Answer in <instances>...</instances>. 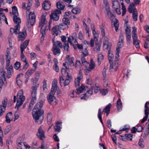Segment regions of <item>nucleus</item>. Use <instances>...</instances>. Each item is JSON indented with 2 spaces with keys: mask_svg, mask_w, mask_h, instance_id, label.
Here are the masks:
<instances>
[{
  "mask_svg": "<svg viewBox=\"0 0 149 149\" xmlns=\"http://www.w3.org/2000/svg\"><path fill=\"white\" fill-rule=\"evenodd\" d=\"M47 15V13L45 11H44L42 13L39 24L38 27H40V32L42 34V36L40 38V42L42 43L44 40V37L46 35V31L48 29L50 30V26H49L46 25L47 21L46 16Z\"/></svg>",
  "mask_w": 149,
  "mask_h": 149,
  "instance_id": "nucleus-1",
  "label": "nucleus"
},
{
  "mask_svg": "<svg viewBox=\"0 0 149 149\" xmlns=\"http://www.w3.org/2000/svg\"><path fill=\"white\" fill-rule=\"evenodd\" d=\"M31 6H27L26 9L27 10L26 12V17L27 19V26L28 28L31 27L34 24L35 22V15L34 13L30 12L29 10Z\"/></svg>",
  "mask_w": 149,
  "mask_h": 149,
  "instance_id": "nucleus-2",
  "label": "nucleus"
},
{
  "mask_svg": "<svg viewBox=\"0 0 149 149\" xmlns=\"http://www.w3.org/2000/svg\"><path fill=\"white\" fill-rule=\"evenodd\" d=\"M10 53L9 51L7 50L6 55V68L7 70V77L8 78L11 77V73L13 71V66L11 65H10V61L11 59V57L9 55Z\"/></svg>",
  "mask_w": 149,
  "mask_h": 149,
  "instance_id": "nucleus-3",
  "label": "nucleus"
},
{
  "mask_svg": "<svg viewBox=\"0 0 149 149\" xmlns=\"http://www.w3.org/2000/svg\"><path fill=\"white\" fill-rule=\"evenodd\" d=\"M61 13V11L59 10L56 9L51 11V14L50 15V19L49 22V25L50 26L52 23V20L57 21L59 19V15Z\"/></svg>",
  "mask_w": 149,
  "mask_h": 149,
  "instance_id": "nucleus-4",
  "label": "nucleus"
},
{
  "mask_svg": "<svg viewBox=\"0 0 149 149\" xmlns=\"http://www.w3.org/2000/svg\"><path fill=\"white\" fill-rule=\"evenodd\" d=\"M17 97V98L15 108L18 109L19 107L23 104L25 99V96L23 95V92L22 89L18 92Z\"/></svg>",
  "mask_w": 149,
  "mask_h": 149,
  "instance_id": "nucleus-5",
  "label": "nucleus"
},
{
  "mask_svg": "<svg viewBox=\"0 0 149 149\" xmlns=\"http://www.w3.org/2000/svg\"><path fill=\"white\" fill-rule=\"evenodd\" d=\"M54 94L49 93L47 96V99L49 103L52 105H55L58 102V101L54 96Z\"/></svg>",
  "mask_w": 149,
  "mask_h": 149,
  "instance_id": "nucleus-6",
  "label": "nucleus"
},
{
  "mask_svg": "<svg viewBox=\"0 0 149 149\" xmlns=\"http://www.w3.org/2000/svg\"><path fill=\"white\" fill-rule=\"evenodd\" d=\"M45 96L44 95L43 93H41L39 97V99L40 100L39 102L38 105H39V107H38V112H44V110L42 109H41V108L43 106V102L45 101Z\"/></svg>",
  "mask_w": 149,
  "mask_h": 149,
  "instance_id": "nucleus-7",
  "label": "nucleus"
},
{
  "mask_svg": "<svg viewBox=\"0 0 149 149\" xmlns=\"http://www.w3.org/2000/svg\"><path fill=\"white\" fill-rule=\"evenodd\" d=\"M38 138L42 141L46 138L45 132L41 126L38 130Z\"/></svg>",
  "mask_w": 149,
  "mask_h": 149,
  "instance_id": "nucleus-8",
  "label": "nucleus"
},
{
  "mask_svg": "<svg viewBox=\"0 0 149 149\" xmlns=\"http://www.w3.org/2000/svg\"><path fill=\"white\" fill-rule=\"evenodd\" d=\"M18 33V40L19 41H22L24 40L26 36V30L24 28L22 32H19Z\"/></svg>",
  "mask_w": 149,
  "mask_h": 149,
  "instance_id": "nucleus-9",
  "label": "nucleus"
},
{
  "mask_svg": "<svg viewBox=\"0 0 149 149\" xmlns=\"http://www.w3.org/2000/svg\"><path fill=\"white\" fill-rule=\"evenodd\" d=\"M37 61H36L33 64V66L34 67V69H32L30 70H28L26 72L25 75V78H26L27 77H30L32 73L34 72L36 70L37 68Z\"/></svg>",
  "mask_w": 149,
  "mask_h": 149,
  "instance_id": "nucleus-10",
  "label": "nucleus"
},
{
  "mask_svg": "<svg viewBox=\"0 0 149 149\" xmlns=\"http://www.w3.org/2000/svg\"><path fill=\"white\" fill-rule=\"evenodd\" d=\"M20 26L19 24H17L15 27L14 28H10V33L13 34L14 33L15 35H17L19 32Z\"/></svg>",
  "mask_w": 149,
  "mask_h": 149,
  "instance_id": "nucleus-11",
  "label": "nucleus"
},
{
  "mask_svg": "<svg viewBox=\"0 0 149 149\" xmlns=\"http://www.w3.org/2000/svg\"><path fill=\"white\" fill-rule=\"evenodd\" d=\"M52 51L53 54L55 55H58L61 53L60 48L58 47L55 42L53 43Z\"/></svg>",
  "mask_w": 149,
  "mask_h": 149,
  "instance_id": "nucleus-12",
  "label": "nucleus"
},
{
  "mask_svg": "<svg viewBox=\"0 0 149 149\" xmlns=\"http://www.w3.org/2000/svg\"><path fill=\"white\" fill-rule=\"evenodd\" d=\"M32 97V100L29 105V111H30L33 105L35 104L36 101V96L35 95V93H33V94H31Z\"/></svg>",
  "mask_w": 149,
  "mask_h": 149,
  "instance_id": "nucleus-13",
  "label": "nucleus"
},
{
  "mask_svg": "<svg viewBox=\"0 0 149 149\" xmlns=\"http://www.w3.org/2000/svg\"><path fill=\"white\" fill-rule=\"evenodd\" d=\"M109 39L106 37L104 38L103 41V47H106V49H111V44L109 42Z\"/></svg>",
  "mask_w": 149,
  "mask_h": 149,
  "instance_id": "nucleus-14",
  "label": "nucleus"
},
{
  "mask_svg": "<svg viewBox=\"0 0 149 149\" xmlns=\"http://www.w3.org/2000/svg\"><path fill=\"white\" fill-rule=\"evenodd\" d=\"M7 98H4L2 102V105H0V112H5L7 107Z\"/></svg>",
  "mask_w": 149,
  "mask_h": 149,
  "instance_id": "nucleus-15",
  "label": "nucleus"
},
{
  "mask_svg": "<svg viewBox=\"0 0 149 149\" xmlns=\"http://www.w3.org/2000/svg\"><path fill=\"white\" fill-rule=\"evenodd\" d=\"M31 81H33V84L31 88H33L32 92L31 94H33V93H35V95L37 96V87L36 86V84L37 82V78H35L34 80L33 79H31Z\"/></svg>",
  "mask_w": 149,
  "mask_h": 149,
  "instance_id": "nucleus-16",
  "label": "nucleus"
},
{
  "mask_svg": "<svg viewBox=\"0 0 149 149\" xmlns=\"http://www.w3.org/2000/svg\"><path fill=\"white\" fill-rule=\"evenodd\" d=\"M51 3L48 0H46L43 2L42 5L43 8L45 10H48L50 8Z\"/></svg>",
  "mask_w": 149,
  "mask_h": 149,
  "instance_id": "nucleus-17",
  "label": "nucleus"
},
{
  "mask_svg": "<svg viewBox=\"0 0 149 149\" xmlns=\"http://www.w3.org/2000/svg\"><path fill=\"white\" fill-rule=\"evenodd\" d=\"M52 31V34L54 35H56V36L60 34L61 32V30L58 25L53 27Z\"/></svg>",
  "mask_w": 149,
  "mask_h": 149,
  "instance_id": "nucleus-18",
  "label": "nucleus"
},
{
  "mask_svg": "<svg viewBox=\"0 0 149 149\" xmlns=\"http://www.w3.org/2000/svg\"><path fill=\"white\" fill-rule=\"evenodd\" d=\"M6 122L8 123H10L11 120H13V116L12 112H8V113L6 117Z\"/></svg>",
  "mask_w": 149,
  "mask_h": 149,
  "instance_id": "nucleus-19",
  "label": "nucleus"
},
{
  "mask_svg": "<svg viewBox=\"0 0 149 149\" xmlns=\"http://www.w3.org/2000/svg\"><path fill=\"white\" fill-rule=\"evenodd\" d=\"M128 11L130 13L137 11V9L135 7V4L134 3H130L128 8Z\"/></svg>",
  "mask_w": 149,
  "mask_h": 149,
  "instance_id": "nucleus-20",
  "label": "nucleus"
},
{
  "mask_svg": "<svg viewBox=\"0 0 149 149\" xmlns=\"http://www.w3.org/2000/svg\"><path fill=\"white\" fill-rule=\"evenodd\" d=\"M66 77L65 80L63 83L65 86L69 84L71 81L72 77L68 72L67 73V76Z\"/></svg>",
  "mask_w": 149,
  "mask_h": 149,
  "instance_id": "nucleus-21",
  "label": "nucleus"
},
{
  "mask_svg": "<svg viewBox=\"0 0 149 149\" xmlns=\"http://www.w3.org/2000/svg\"><path fill=\"white\" fill-rule=\"evenodd\" d=\"M23 76V74L21 73L18 74L16 77V81L18 86H20L22 84V81L21 77Z\"/></svg>",
  "mask_w": 149,
  "mask_h": 149,
  "instance_id": "nucleus-22",
  "label": "nucleus"
},
{
  "mask_svg": "<svg viewBox=\"0 0 149 149\" xmlns=\"http://www.w3.org/2000/svg\"><path fill=\"white\" fill-rule=\"evenodd\" d=\"M29 42V40H26L21 45V52L22 53L26 47L28 45Z\"/></svg>",
  "mask_w": 149,
  "mask_h": 149,
  "instance_id": "nucleus-23",
  "label": "nucleus"
},
{
  "mask_svg": "<svg viewBox=\"0 0 149 149\" xmlns=\"http://www.w3.org/2000/svg\"><path fill=\"white\" fill-rule=\"evenodd\" d=\"M117 108L118 111H121L122 107V104L120 99H118L117 102Z\"/></svg>",
  "mask_w": 149,
  "mask_h": 149,
  "instance_id": "nucleus-24",
  "label": "nucleus"
},
{
  "mask_svg": "<svg viewBox=\"0 0 149 149\" xmlns=\"http://www.w3.org/2000/svg\"><path fill=\"white\" fill-rule=\"evenodd\" d=\"M44 112H38V124H41L43 119V116H41L43 115Z\"/></svg>",
  "mask_w": 149,
  "mask_h": 149,
  "instance_id": "nucleus-25",
  "label": "nucleus"
},
{
  "mask_svg": "<svg viewBox=\"0 0 149 149\" xmlns=\"http://www.w3.org/2000/svg\"><path fill=\"white\" fill-rule=\"evenodd\" d=\"M108 59L109 61H113L114 55L112 54V52L111 51L110 49H108Z\"/></svg>",
  "mask_w": 149,
  "mask_h": 149,
  "instance_id": "nucleus-26",
  "label": "nucleus"
},
{
  "mask_svg": "<svg viewBox=\"0 0 149 149\" xmlns=\"http://www.w3.org/2000/svg\"><path fill=\"white\" fill-rule=\"evenodd\" d=\"M62 23L64 24L67 26L70 24V22L68 18L67 17H64L62 19Z\"/></svg>",
  "mask_w": 149,
  "mask_h": 149,
  "instance_id": "nucleus-27",
  "label": "nucleus"
},
{
  "mask_svg": "<svg viewBox=\"0 0 149 149\" xmlns=\"http://www.w3.org/2000/svg\"><path fill=\"white\" fill-rule=\"evenodd\" d=\"M81 11L80 8L79 7L74 8L72 10V13L75 14L79 13Z\"/></svg>",
  "mask_w": 149,
  "mask_h": 149,
  "instance_id": "nucleus-28",
  "label": "nucleus"
},
{
  "mask_svg": "<svg viewBox=\"0 0 149 149\" xmlns=\"http://www.w3.org/2000/svg\"><path fill=\"white\" fill-rule=\"evenodd\" d=\"M84 88V86L82 85L79 88L77 89V90L76 91V93L78 94H79L82 93Z\"/></svg>",
  "mask_w": 149,
  "mask_h": 149,
  "instance_id": "nucleus-29",
  "label": "nucleus"
},
{
  "mask_svg": "<svg viewBox=\"0 0 149 149\" xmlns=\"http://www.w3.org/2000/svg\"><path fill=\"white\" fill-rule=\"evenodd\" d=\"M90 62V64H88L89 69L91 70H93L95 68V63L92 59H91Z\"/></svg>",
  "mask_w": 149,
  "mask_h": 149,
  "instance_id": "nucleus-30",
  "label": "nucleus"
},
{
  "mask_svg": "<svg viewBox=\"0 0 149 149\" xmlns=\"http://www.w3.org/2000/svg\"><path fill=\"white\" fill-rule=\"evenodd\" d=\"M12 11L14 16H18L19 14L17 9L16 6H14L12 7Z\"/></svg>",
  "mask_w": 149,
  "mask_h": 149,
  "instance_id": "nucleus-31",
  "label": "nucleus"
},
{
  "mask_svg": "<svg viewBox=\"0 0 149 149\" xmlns=\"http://www.w3.org/2000/svg\"><path fill=\"white\" fill-rule=\"evenodd\" d=\"M18 16H13V20L15 24H19L21 22V19Z\"/></svg>",
  "mask_w": 149,
  "mask_h": 149,
  "instance_id": "nucleus-32",
  "label": "nucleus"
},
{
  "mask_svg": "<svg viewBox=\"0 0 149 149\" xmlns=\"http://www.w3.org/2000/svg\"><path fill=\"white\" fill-rule=\"evenodd\" d=\"M58 88L57 86L52 85V88L51 89V91L49 93L52 94H55L56 91L57 90Z\"/></svg>",
  "mask_w": 149,
  "mask_h": 149,
  "instance_id": "nucleus-33",
  "label": "nucleus"
},
{
  "mask_svg": "<svg viewBox=\"0 0 149 149\" xmlns=\"http://www.w3.org/2000/svg\"><path fill=\"white\" fill-rule=\"evenodd\" d=\"M56 5L57 8L61 10H63L65 7V6L62 4L60 2H57Z\"/></svg>",
  "mask_w": 149,
  "mask_h": 149,
  "instance_id": "nucleus-34",
  "label": "nucleus"
},
{
  "mask_svg": "<svg viewBox=\"0 0 149 149\" xmlns=\"http://www.w3.org/2000/svg\"><path fill=\"white\" fill-rule=\"evenodd\" d=\"M6 18L5 14L2 13V11L0 12V24H1V21H4Z\"/></svg>",
  "mask_w": 149,
  "mask_h": 149,
  "instance_id": "nucleus-35",
  "label": "nucleus"
},
{
  "mask_svg": "<svg viewBox=\"0 0 149 149\" xmlns=\"http://www.w3.org/2000/svg\"><path fill=\"white\" fill-rule=\"evenodd\" d=\"M111 107V104L109 103L106 107L102 112H109Z\"/></svg>",
  "mask_w": 149,
  "mask_h": 149,
  "instance_id": "nucleus-36",
  "label": "nucleus"
},
{
  "mask_svg": "<svg viewBox=\"0 0 149 149\" xmlns=\"http://www.w3.org/2000/svg\"><path fill=\"white\" fill-rule=\"evenodd\" d=\"M115 21L114 23V26L115 27V30L117 32L118 29L119 23V21L117 19H115Z\"/></svg>",
  "mask_w": 149,
  "mask_h": 149,
  "instance_id": "nucleus-37",
  "label": "nucleus"
},
{
  "mask_svg": "<svg viewBox=\"0 0 149 149\" xmlns=\"http://www.w3.org/2000/svg\"><path fill=\"white\" fill-rule=\"evenodd\" d=\"M94 41H97V37L95 36V35L94 36V39L93 38H91L90 40V44L92 47H93L94 46Z\"/></svg>",
  "mask_w": 149,
  "mask_h": 149,
  "instance_id": "nucleus-38",
  "label": "nucleus"
},
{
  "mask_svg": "<svg viewBox=\"0 0 149 149\" xmlns=\"http://www.w3.org/2000/svg\"><path fill=\"white\" fill-rule=\"evenodd\" d=\"M11 129V126L10 125H9L7 126L5 128L4 131V133L5 134H7Z\"/></svg>",
  "mask_w": 149,
  "mask_h": 149,
  "instance_id": "nucleus-39",
  "label": "nucleus"
},
{
  "mask_svg": "<svg viewBox=\"0 0 149 149\" xmlns=\"http://www.w3.org/2000/svg\"><path fill=\"white\" fill-rule=\"evenodd\" d=\"M95 44L96 45V47L94 48V50L96 52H99L100 50L101 45L98 43H95Z\"/></svg>",
  "mask_w": 149,
  "mask_h": 149,
  "instance_id": "nucleus-40",
  "label": "nucleus"
},
{
  "mask_svg": "<svg viewBox=\"0 0 149 149\" xmlns=\"http://www.w3.org/2000/svg\"><path fill=\"white\" fill-rule=\"evenodd\" d=\"M61 29H68V26H67L65 25H64L63 23H62L60 24L59 25H58Z\"/></svg>",
  "mask_w": 149,
  "mask_h": 149,
  "instance_id": "nucleus-41",
  "label": "nucleus"
},
{
  "mask_svg": "<svg viewBox=\"0 0 149 149\" xmlns=\"http://www.w3.org/2000/svg\"><path fill=\"white\" fill-rule=\"evenodd\" d=\"M132 13L133 18L134 20L136 22L137 20L138 12L137 11H135Z\"/></svg>",
  "mask_w": 149,
  "mask_h": 149,
  "instance_id": "nucleus-42",
  "label": "nucleus"
},
{
  "mask_svg": "<svg viewBox=\"0 0 149 149\" xmlns=\"http://www.w3.org/2000/svg\"><path fill=\"white\" fill-rule=\"evenodd\" d=\"M100 91L101 94L102 95H105L108 93V90L107 88L103 89H101Z\"/></svg>",
  "mask_w": 149,
  "mask_h": 149,
  "instance_id": "nucleus-43",
  "label": "nucleus"
},
{
  "mask_svg": "<svg viewBox=\"0 0 149 149\" xmlns=\"http://www.w3.org/2000/svg\"><path fill=\"white\" fill-rule=\"evenodd\" d=\"M139 145L141 148H143L144 146V143L142 139H140L138 143Z\"/></svg>",
  "mask_w": 149,
  "mask_h": 149,
  "instance_id": "nucleus-44",
  "label": "nucleus"
},
{
  "mask_svg": "<svg viewBox=\"0 0 149 149\" xmlns=\"http://www.w3.org/2000/svg\"><path fill=\"white\" fill-rule=\"evenodd\" d=\"M23 140H22V137L19 138L17 140V143L18 146L20 148H21L22 146V143L23 142Z\"/></svg>",
  "mask_w": 149,
  "mask_h": 149,
  "instance_id": "nucleus-45",
  "label": "nucleus"
},
{
  "mask_svg": "<svg viewBox=\"0 0 149 149\" xmlns=\"http://www.w3.org/2000/svg\"><path fill=\"white\" fill-rule=\"evenodd\" d=\"M113 7L115 9L116 13L120 15L121 14V12L120 9L118 8L117 7H116L115 5H114V3H112Z\"/></svg>",
  "mask_w": 149,
  "mask_h": 149,
  "instance_id": "nucleus-46",
  "label": "nucleus"
},
{
  "mask_svg": "<svg viewBox=\"0 0 149 149\" xmlns=\"http://www.w3.org/2000/svg\"><path fill=\"white\" fill-rule=\"evenodd\" d=\"M104 58V56L102 54H100L99 55L97 60H98V63L99 64H100L101 63V62L102 60Z\"/></svg>",
  "mask_w": 149,
  "mask_h": 149,
  "instance_id": "nucleus-47",
  "label": "nucleus"
},
{
  "mask_svg": "<svg viewBox=\"0 0 149 149\" xmlns=\"http://www.w3.org/2000/svg\"><path fill=\"white\" fill-rule=\"evenodd\" d=\"M52 119V114L51 112H49L47 114V119L48 122L50 123Z\"/></svg>",
  "mask_w": 149,
  "mask_h": 149,
  "instance_id": "nucleus-48",
  "label": "nucleus"
},
{
  "mask_svg": "<svg viewBox=\"0 0 149 149\" xmlns=\"http://www.w3.org/2000/svg\"><path fill=\"white\" fill-rule=\"evenodd\" d=\"M75 66L77 68H80L82 66V65L80 61L77 60L76 62Z\"/></svg>",
  "mask_w": 149,
  "mask_h": 149,
  "instance_id": "nucleus-49",
  "label": "nucleus"
},
{
  "mask_svg": "<svg viewBox=\"0 0 149 149\" xmlns=\"http://www.w3.org/2000/svg\"><path fill=\"white\" fill-rule=\"evenodd\" d=\"M145 116L143 118V119L141 121V123H143L146 120H147L148 117V115L149 114V112H145Z\"/></svg>",
  "mask_w": 149,
  "mask_h": 149,
  "instance_id": "nucleus-50",
  "label": "nucleus"
},
{
  "mask_svg": "<svg viewBox=\"0 0 149 149\" xmlns=\"http://www.w3.org/2000/svg\"><path fill=\"white\" fill-rule=\"evenodd\" d=\"M21 65L20 63L19 62L16 61L14 65V68L16 70H18Z\"/></svg>",
  "mask_w": 149,
  "mask_h": 149,
  "instance_id": "nucleus-51",
  "label": "nucleus"
},
{
  "mask_svg": "<svg viewBox=\"0 0 149 149\" xmlns=\"http://www.w3.org/2000/svg\"><path fill=\"white\" fill-rule=\"evenodd\" d=\"M110 64L109 70L110 72L115 71V68H113V62L112 61H109Z\"/></svg>",
  "mask_w": 149,
  "mask_h": 149,
  "instance_id": "nucleus-52",
  "label": "nucleus"
},
{
  "mask_svg": "<svg viewBox=\"0 0 149 149\" xmlns=\"http://www.w3.org/2000/svg\"><path fill=\"white\" fill-rule=\"evenodd\" d=\"M66 70L64 68H62L61 70V73L63 77H65L67 76Z\"/></svg>",
  "mask_w": 149,
  "mask_h": 149,
  "instance_id": "nucleus-53",
  "label": "nucleus"
},
{
  "mask_svg": "<svg viewBox=\"0 0 149 149\" xmlns=\"http://www.w3.org/2000/svg\"><path fill=\"white\" fill-rule=\"evenodd\" d=\"M132 37L133 39V43L134 44L137 41L139 40L137 39L138 37L136 34H132Z\"/></svg>",
  "mask_w": 149,
  "mask_h": 149,
  "instance_id": "nucleus-54",
  "label": "nucleus"
},
{
  "mask_svg": "<svg viewBox=\"0 0 149 149\" xmlns=\"http://www.w3.org/2000/svg\"><path fill=\"white\" fill-rule=\"evenodd\" d=\"M91 28L93 32V33L94 36L96 34V32L95 30V27L94 24H92L91 25Z\"/></svg>",
  "mask_w": 149,
  "mask_h": 149,
  "instance_id": "nucleus-55",
  "label": "nucleus"
},
{
  "mask_svg": "<svg viewBox=\"0 0 149 149\" xmlns=\"http://www.w3.org/2000/svg\"><path fill=\"white\" fill-rule=\"evenodd\" d=\"M82 52L83 54V55L84 56H86L88 55V51L86 48H85L84 50H82Z\"/></svg>",
  "mask_w": 149,
  "mask_h": 149,
  "instance_id": "nucleus-56",
  "label": "nucleus"
},
{
  "mask_svg": "<svg viewBox=\"0 0 149 149\" xmlns=\"http://www.w3.org/2000/svg\"><path fill=\"white\" fill-rule=\"evenodd\" d=\"M32 115L33 118L35 120V122H37V112H32Z\"/></svg>",
  "mask_w": 149,
  "mask_h": 149,
  "instance_id": "nucleus-57",
  "label": "nucleus"
},
{
  "mask_svg": "<svg viewBox=\"0 0 149 149\" xmlns=\"http://www.w3.org/2000/svg\"><path fill=\"white\" fill-rule=\"evenodd\" d=\"M118 59H115V71H116L118 67Z\"/></svg>",
  "mask_w": 149,
  "mask_h": 149,
  "instance_id": "nucleus-58",
  "label": "nucleus"
},
{
  "mask_svg": "<svg viewBox=\"0 0 149 149\" xmlns=\"http://www.w3.org/2000/svg\"><path fill=\"white\" fill-rule=\"evenodd\" d=\"M94 88V87L92 86L90 88L89 90L87 91L86 93H88L89 95V96L93 94V90Z\"/></svg>",
  "mask_w": 149,
  "mask_h": 149,
  "instance_id": "nucleus-59",
  "label": "nucleus"
},
{
  "mask_svg": "<svg viewBox=\"0 0 149 149\" xmlns=\"http://www.w3.org/2000/svg\"><path fill=\"white\" fill-rule=\"evenodd\" d=\"M136 127H137V131L138 132H141L143 129V127L140 125H136Z\"/></svg>",
  "mask_w": 149,
  "mask_h": 149,
  "instance_id": "nucleus-60",
  "label": "nucleus"
},
{
  "mask_svg": "<svg viewBox=\"0 0 149 149\" xmlns=\"http://www.w3.org/2000/svg\"><path fill=\"white\" fill-rule=\"evenodd\" d=\"M25 64L24 65L22 69V71H25L27 69V68L29 66V63H28V61L27 62L25 63Z\"/></svg>",
  "mask_w": 149,
  "mask_h": 149,
  "instance_id": "nucleus-61",
  "label": "nucleus"
},
{
  "mask_svg": "<svg viewBox=\"0 0 149 149\" xmlns=\"http://www.w3.org/2000/svg\"><path fill=\"white\" fill-rule=\"evenodd\" d=\"M149 133V129H146V130L144 132L143 134V137L144 139V138H146L147 136L148 135Z\"/></svg>",
  "mask_w": 149,
  "mask_h": 149,
  "instance_id": "nucleus-62",
  "label": "nucleus"
},
{
  "mask_svg": "<svg viewBox=\"0 0 149 149\" xmlns=\"http://www.w3.org/2000/svg\"><path fill=\"white\" fill-rule=\"evenodd\" d=\"M125 136L126 137V138L127 139V140H128L130 139L129 140L130 141L132 140V138L133 136V135L131 134H125Z\"/></svg>",
  "mask_w": 149,
  "mask_h": 149,
  "instance_id": "nucleus-63",
  "label": "nucleus"
},
{
  "mask_svg": "<svg viewBox=\"0 0 149 149\" xmlns=\"http://www.w3.org/2000/svg\"><path fill=\"white\" fill-rule=\"evenodd\" d=\"M61 127L59 126L55 125L54 127V129L56 131L58 132L61 131Z\"/></svg>",
  "mask_w": 149,
  "mask_h": 149,
  "instance_id": "nucleus-64",
  "label": "nucleus"
}]
</instances>
